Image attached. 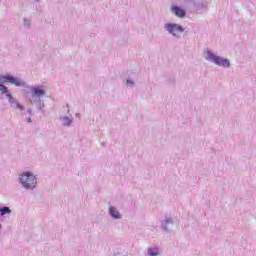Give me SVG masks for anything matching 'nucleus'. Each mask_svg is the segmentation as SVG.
Returning a JSON list of instances; mask_svg holds the SVG:
<instances>
[{"label":"nucleus","mask_w":256,"mask_h":256,"mask_svg":"<svg viewBox=\"0 0 256 256\" xmlns=\"http://www.w3.org/2000/svg\"><path fill=\"white\" fill-rule=\"evenodd\" d=\"M126 85H127V87H135V81H133L131 79H127Z\"/></svg>","instance_id":"14"},{"label":"nucleus","mask_w":256,"mask_h":256,"mask_svg":"<svg viewBox=\"0 0 256 256\" xmlns=\"http://www.w3.org/2000/svg\"><path fill=\"white\" fill-rule=\"evenodd\" d=\"M162 231H165L166 233H169V226L175 225V221L171 216L165 215L164 220L160 223Z\"/></svg>","instance_id":"7"},{"label":"nucleus","mask_w":256,"mask_h":256,"mask_svg":"<svg viewBox=\"0 0 256 256\" xmlns=\"http://www.w3.org/2000/svg\"><path fill=\"white\" fill-rule=\"evenodd\" d=\"M62 121H63L64 127H69L71 125V123H73V120L71 118H69L68 116H64L62 118Z\"/></svg>","instance_id":"12"},{"label":"nucleus","mask_w":256,"mask_h":256,"mask_svg":"<svg viewBox=\"0 0 256 256\" xmlns=\"http://www.w3.org/2000/svg\"><path fill=\"white\" fill-rule=\"evenodd\" d=\"M10 83L11 85H15V87H27V82L22 81L21 78L17 76H13V74H0V91L2 95H5L10 107L12 109H19L20 111H25V106L19 103L17 98L13 97V94L9 92V88L5 85Z\"/></svg>","instance_id":"1"},{"label":"nucleus","mask_w":256,"mask_h":256,"mask_svg":"<svg viewBox=\"0 0 256 256\" xmlns=\"http://www.w3.org/2000/svg\"><path fill=\"white\" fill-rule=\"evenodd\" d=\"M206 60L214 63L218 67H223V69H229L231 67V61L229 59L216 55L211 50L207 51Z\"/></svg>","instance_id":"3"},{"label":"nucleus","mask_w":256,"mask_h":256,"mask_svg":"<svg viewBox=\"0 0 256 256\" xmlns=\"http://www.w3.org/2000/svg\"><path fill=\"white\" fill-rule=\"evenodd\" d=\"M171 11L174 13V15H176V17H179L180 19L187 17V11L181 8V6L172 5Z\"/></svg>","instance_id":"8"},{"label":"nucleus","mask_w":256,"mask_h":256,"mask_svg":"<svg viewBox=\"0 0 256 256\" xmlns=\"http://www.w3.org/2000/svg\"><path fill=\"white\" fill-rule=\"evenodd\" d=\"M168 83H175V78L168 79Z\"/></svg>","instance_id":"17"},{"label":"nucleus","mask_w":256,"mask_h":256,"mask_svg":"<svg viewBox=\"0 0 256 256\" xmlns=\"http://www.w3.org/2000/svg\"><path fill=\"white\" fill-rule=\"evenodd\" d=\"M164 29L168 31L170 35H173V37H177L175 33H183L185 31V27L177 23H166Z\"/></svg>","instance_id":"4"},{"label":"nucleus","mask_w":256,"mask_h":256,"mask_svg":"<svg viewBox=\"0 0 256 256\" xmlns=\"http://www.w3.org/2000/svg\"><path fill=\"white\" fill-rule=\"evenodd\" d=\"M27 123H33V120L31 119V117L27 118Z\"/></svg>","instance_id":"18"},{"label":"nucleus","mask_w":256,"mask_h":256,"mask_svg":"<svg viewBox=\"0 0 256 256\" xmlns=\"http://www.w3.org/2000/svg\"><path fill=\"white\" fill-rule=\"evenodd\" d=\"M29 103H30V105H33V100L30 99V100H29Z\"/></svg>","instance_id":"19"},{"label":"nucleus","mask_w":256,"mask_h":256,"mask_svg":"<svg viewBox=\"0 0 256 256\" xmlns=\"http://www.w3.org/2000/svg\"><path fill=\"white\" fill-rule=\"evenodd\" d=\"M24 89H29L31 91V97L32 99H35L37 97L38 99H41V97L45 96V89H43V86H35L31 87L27 84V87H24Z\"/></svg>","instance_id":"5"},{"label":"nucleus","mask_w":256,"mask_h":256,"mask_svg":"<svg viewBox=\"0 0 256 256\" xmlns=\"http://www.w3.org/2000/svg\"><path fill=\"white\" fill-rule=\"evenodd\" d=\"M2 227H3V226H2L1 223H0V229H2Z\"/></svg>","instance_id":"20"},{"label":"nucleus","mask_w":256,"mask_h":256,"mask_svg":"<svg viewBox=\"0 0 256 256\" xmlns=\"http://www.w3.org/2000/svg\"><path fill=\"white\" fill-rule=\"evenodd\" d=\"M194 8L196 13L200 15L202 13H207V0H197L194 2Z\"/></svg>","instance_id":"6"},{"label":"nucleus","mask_w":256,"mask_h":256,"mask_svg":"<svg viewBox=\"0 0 256 256\" xmlns=\"http://www.w3.org/2000/svg\"><path fill=\"white\" fill-rule=\"evenodd\" d=\"M35 1H37V3H39V1H41V0H35Z\"/></svg>","instance_id":"21"},{"label":"nucleus","mask_w":256,"mask_h":256,"mask_svg":"<svg viewBox=\"0 0 256 256\" xmlns=\"http://www.w3.org/2000/svg\"><path fill=\"white\" fill-rule=\"evenodd\" d=\"M24 27H31V21L27 18L23 19Z\"/></svg>","instance_id":"15"},{"label":"nucleus","mask_w":256,"mask_h":256,"mask_svg":"<svg viewBox=\"0 0 256 256\" xmlns=\"http://www.w3.org/2000/svg\"><path fill=\"white\" fill-rule=\"evenodd\" d=\"M159 255V248H148V256H158Z\"/></svg>","instance_id":"11"},{"label":"nucleus","mask_w":256,"mask_h":256,"mask_svg":"<svg viewBox=\"0 0 256 256\" xmlns=\"http://www.w3.org/2000/svg\"><path fill=\"white\" fill-rule=\"evenodd\" d=\"M109 215L112 219H122L123 215H121L120 212H118L117 208H115V206H111L109 208Z\"/></svg>","instance_id":"9"},{"label":"nucleus","mask_w":256,"mask_h":256,"mask_svg":"<svg viewBox=\"0 0 256 256\" xmlns=\"http://www.w3.org/2000/svg\"><path fill=\"white\" fill-rule=\"evenodd\" d=\"M37 108L39 111H42L43 113V109L45 108V102H43L41 98L37 100Z\"/></svg>","instance_id":"13"},{"label":"nucleus","mask_w":256,"mask_h":256,"mask_svg":"<svg viewBox=\"0 0 256 256\" xmlns=\"http://www.w3.org/2000/svg\"><path fill=\"white\" fill-rule=\"evenodd\" d=\"M4 215H11V208L8 206H3L0 208V216L4 217Z\"/></svg>","instance_id":"10"},{"label":"nucleus","mask_w":256,"mask_h":256,"mask_svg":"<svg viewBox=\"0 0 256 256\" xmlns=\"http://www.w3.org/2000/svg\"><path fill=\"white\" fill-rule=\"evenodd\" d=\"M19 183L26 191H33L37 187V176L33 175L31 171H24L19 175Z\"/></svg>","instance_id":"2"},{"label":"nucleus","mask_w":256,"mask_h":256,"mask_svg":"<svg viewBox=\"0 0 256 256\" xmlns=\"http://www.w3.org/2000/svg\"><path fill=\"white\" fill-rule=\"evenodd\" d=\"M27 113H28V115H33V110L31 108H28Z\"/></svg>","instance_id":"16"}]
</instances>
